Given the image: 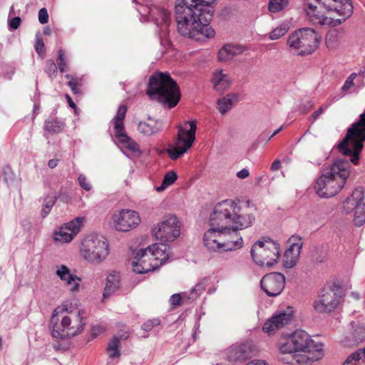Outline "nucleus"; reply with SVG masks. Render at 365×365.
Returning <instances> with one entry per match:
<instances>
[{
  "instance_id": "f257e3e1",
  "label": "nucleus",
  "mask_w": 365,
  "mask_h": 365,
  "mask_svg": "<svg viewBox=\"0 0 365 365\" xmlns=\"http://www.w3.org/2000/svg\"><path fill=\"white\" fill-rule=\"evenodd\" d=\"M188 5L185 0L177 3L175 7L178 31L180 35L189 38L200 40L202 37L211 38L214 29L210 26L214 10L209 5H204L205 0H191Z\"/></svg>"
},
{
  "instance_id": "f03ea898",
  "label": "nucleus",
  "mask_w": 365,
  "mask_h": 365,
  "mask_svg": "<svg viewBox=\"0 0 365 365\" xmlns=\"http://www.w3.org/2000/svg\"><path fill=\"white\" fill-rule=\"evenodd\" d=\"M235 208L232 200H223L217 203L210 215V228L207 230L203 237L204 246L212 252L232 250L230 244H223V238L227 237V230L237 217Z\"/></svg>"
},
{
  "instance_id": "7ed1b4c3",
  "label": "nucleus",
  "mask_w": 365,
  "mask_h": 365,
  "mask_svg": "<svg viewBox=\"0 0 365 365\" xmlns=\"http://www.w3.org/2000/svg\"><path fill=\"white\" fill-rule=\"evenodd\" d=\"M316 4L308 1L307 14L314 24L337 26L345 22L353 12L349 0H314Z\"/></svg>"
},
{
  "instance_id": "20e7f679",
  "label": "nucleus",
  "mask_w": 365,
  "mask_h": 365,
  "mask_svg": "<svg viewBox=\"0 0 365 365\" xmlns=\"http://www.w3.org/2000/svg\"><path fill=\"white\" fill-rule=\"evenodd\" d=\"M84 311H68L63 307L55 309L51 318V334L54 338H71L84 329Z\"/></svg>"
},
{
  "instance_id": "39448f33",
  "label": "nucleus",
  "mask_w": 365,
  "mask_h": 365,
  "mask_svg": "<svg viewBox=\"0 0 365 365\" xmlns=\"http://www.w3.org/2000/svg\"><path fill=\"white\" fill-rule=\"evenodd\" d=\"M349 163L338 160L317 180L314 189L320 197H331L336 195L344 187L350 174Z\"/></svg>"
},
{
  "instance_id": "423d86ee",
  "label": "nucleus",
  "mask_w": 365,
  "mask_h": 365,
  "mask_svg": "<svg viewBox=\"0 0 365 365\" xmlns=\"http://www.w3.org/2000/svg\"><path fill=\"white\" fill-rule=\"evenodd\" d=\"M146 93L169 108H174L180 99L177 83L168 73L156 72L149 78Z\"/></svg>"
},
{
  "instance_id": "0eeeda50",
  "label": "nucleus",
  "mask_w": 365,
  "mask_h": 365,
  "mask_svg": "<svg viewBox=\"0 0 365 365\" xmlns=\"http://www.w3.org/2000/svg\"><path fill=\"white\" fill-rule=\"evenodd\" d=\"M170 247L165 244H154L140 250L132 262L133 271L144 274L154 271L170 257Z\"/></svg>"
},
{
  "instance_id": "6e6552de",
  "label": "nucleus",
  "mask_w": 365,
  "mask_h": 365,
  "mask_svg": "<svg viewBox=\"0 0 365 365\" xmlns=\"http://www.w3.org/2000/svg\"><path fill=\"white\" fill-rule=\"evenodd\" d=\"M365 140V110L360 115L358 121L352 124L345 138L339 144V151L345 156H351V161L357 164L359 153L363 149Z\"/></svg>"
},
{
  "instance_id": "1a4fd4ad",
  "label": "nucleus",
  "mask_w": 365,
  "mask_h": 365,
  "mask_svg": "<svg viewBox=\"0 0 365 365\" xmlns=\"http://www.w3.org/2000/svg\"><path fill=\"white\" fill-rule=\"evenodd\" d=\"M292 335L296 351L305 354L304 355H293V360L297 364H302L316 361L324 356V345L314 341L307 332L297 330Z\"/></svg>"
},
{
  "instance_id": "9d476101",
  "label": "nucleus",
  "mask_w": 365,
  "mask_h": 365,
  "mask_svg": "<svg viewBox=\"0 0 365 365\" xmlns=\"http://www.w3.org/2000/svg\"><path fill=\"white\" fill-rule=\"evenodd\" d=\"M319 38L314 29L302 28L292 32L289 36L287 43L294 54L304 56L317 49Z\"/></svg>"
},
{
  "instance_id": "9b49d317",
  "label": "nucleus",
  "mask_w": 365,
  "mask_h": 365,
  "mask_svg": "<svg viewBox=\"0 0 365 365\" xmlns=\"http://www.w3.org/2000/svg\"><path fill=\"white\" fill-rule=\"evenodd\" d=\"M80 252L84 259L98 264L109 255V245L102 235H90L81 243Z\"/></svg>"
},
{
  "instance_id": "f8f14e48",
  "label": "nucleus",
  "mask_w": 365,
  "mask_h": 365,
  "mask_svg": "<svg viewBox=\"0 0 365 365\" xmlns=\"http://www.w3.org/2000/svg\"><path fill=\"white\" fill-rule=\"evenodd\" d=\"M232 205L235 208L237 217H235V222L229 226L226 238H223V244L229 243L230 244L229 247L232 248V250H227V252L236 250L242 247L243 240L237 231L251 226L255 220V217L251 214L245 213L235 201L232 200Z\"/></svg>"
},
{
  "instance_id": "ddd939ff",
  "label": "nucleus",
  "mask_w": 365,
  "mask_h": 365,
  "mask_svg": "<svg viewBox=\"0 0 365 365\" xmlns=\"http://www.w3.org/2000/svg\"><path fill=\"white\" fill-rule=\"evenodd\" d=\"M279 245L271 239L257 241L251 249L252 259L260 266L272 267L279 257Z\"/></svg>"
},
{
  "instance_id": "4468645a",
  "label": "nucleus",
  "mask_w": 365,
  "mask_h": 365,
  "mask_svg": "<svg viewBox=\"0 0 365 365\" xmlns=\"http://www.w3.org/2000/svg\"><path fill=\"white\" fill-rule=\"evenodd\" d=\"M190 128L185 130L182 126L178 127V135L175 140L174 145H170L167 150L169 158L175 160L183 155L193 145L195 140L197 130V121L190 120L186 122Z\"/></svg>"
},
{
  "instance_id": "2eb2a0df",
  "label": "nucleus",
  "mask_w": 365,
  "mask_h": 365,
  "mask_svg": "<svg viewBox=\"0 0 365 365\" xmlns=\"http://www.w3.org/2000/svg\"><path fill=\"white\" fill-rule=\"evenodd\" d=\"M153 236L160 240L163 244L173 242L180 235V225L175 215H169L152 229Z\"/></svg>"
},
{
  "instance_id": "dca6fc26",
  "label": "nucleus",
  "mask_w": 365,
  "mask_h": 365,
  "mask_svg": "<svg viewBox=\"0 0 365 365\" xmlns=\"http://www.w3.org/2000/svg\"><path fill=\"white\" fill-rule=\"evenodd\" d=\"M364 198V188L359 187L353 191L351 195L346 199L343 205V210L346 213L354 210V222L358 227L365 223V204L362 202Z\"/></svg>"
},
{
  "instance_id": "f3484780",
  "label": "nucleus",
  "mask_w": 365,
  "mask_h": 365,
  "mask_svg": "<svg viewBox=\"0 0 365 365\" xmlns=\"http://www.w3.org/2000/svg\"><path fill=\"white\" fill-rule=\"evenodd\" d=\"M111 220L116 231L125 232L135 228L140 222V217L135 210L123 209L113 213Z\"/></svg>"
},
{
  "instance_id": "a211bd4d",
  "label": "nucleus",
  "mask_w": 365,
  "mask_h": 365,
  "mask_svg": "<svg viewBox=\"0 0 365 365\" xmlns=\"http://www.w3.org/2000/svg\"><path fill=\"white\" fill-rule=\"evenodd\" d=\"M139 13L148 20L153 21L160 27L161 32H166L170 25V13L165 9L157 6H140Z\"/></svg>"
},
{
  "instance_id": "6ab92c4d",
  "label": "nucleus",
  "mask_w": 365,
  "mask_h": 365,
  "mask_svg": "<svg viewBox=\"0 0 365 365\" xmlns=\"http://www.w3.org/2000/svg\"><path fill=\"white\" fill-rule=\"evenodd\" d=\"M85 221L86 218L84 217H78L71 222L64 224V225L61 226L53 233L54 240L61 243L71 242L80 232Z\"/></svg>"
},
{
  "instance_id": "aec40b11",
  "label": "nucleus",
  "mask_w": 365,
  "mask_h": 365,
  "mask_svg": "<svg viewBox=\"0 0 365 365\" xmlns=\"http://www.w3.org/2000/svg\"><path fill=\"white\" fill-rule=\"evenodd\" d=\"M262 289L269 297H277L284 288L285 277L279 272L264 275L260 281Z\"/></svg>"
},
{
  "instance_id": "412c9836",
  "label": "nucleus",
  "mask_w": 365,
  "mask_h": 365,
  "mask_svg": "<svg viewBox=\"0 0 365 365\" xmlns=\"http://www.w3.org/2000/svg\"><path fill=\"white\" fill-rule=\"evenodd\" d=\"M294 314L292 307H287L279 310L272 317L268 319L263 326V330L270 334L276 329H281L290 323Z\"/></svg>"
},
{
  "instance_id": "4be33fe9",
  "label": "nucleus",
  "mask_w": 365,
  "mask_h": 365,
  "mask_svg": "<svg viewBox=\"0 0 365 365\" xmlns=\"http://www.w3.org/2000/svg\"><path fill=\"white\" fill-rule=\"evenodd\" d=\"M339 304V296L331 289L324 290L313 304L318 313H328L334 311Z\"/></svg>"
},
{
  "instance_id": "5701e85b",
  "label": "nucleus",
  "mask_w": 365,
  "mask_h": 365,
  "mask_svg": "<svg viewBox=\"0 0 365 365\" xmlns=\"http://www.w3.org/2000/svg\"><path fill=\"white\" fill-rule=\"evenodd\" d=\"M55 274L68 287L71 293L73 294L79 291L81 279L77 275L72 274L71 269L66 265L61 264L56 266Z\"/></svg>"
},
{
  "instance_id": "b1692460",
  "label": "nucleus",
  "mask_w": 365,
  "mask_h": 365,
  "mask_svg": "<svg viewBox=\"0 0 365 365\" xmlns=\"http://www.w3.org/2000/svg\"><path fill=\"white\" fill-rule=\"evenodd\" d=\"M295 239L294 236L289 239L292 244L284 252L283 265L285 268H292L298 260L303 243L301 238H297V242L294 241Z\"/></svg>"
},
{
  "instance_id": "393cba45",
  "label": "nucleus",
  "mask_w": 365,
  "mask_h": 365,
  "mask_svg": "<svg viewBox=\"0 0 365 365\" xmlns=\"http://www.w3.org/2000/svg\"><path fill=\"white\" fill-rule=\"evenodd\" d=\"M252 352V348L247 343L235 344L230 346L227 351L230 361L244 360L248 358Z\"/></svg>"
},
{
  "instance_id": "a878e982",
  "label": "nucleus",
  "mask_w": 365,
  "mask_h": 365,
  "mask_svg": "<svg viewBox=\"0 0 365 365\" xmlns=\"http://www.w3.org/2000/svg\"><path fill=\"white\" fill-rule=\"evenodd\" d=\"M163 128L162 122L157 120L148 118V122H140L138 130L140 133L146 136L154 135L161 131Z\"/></svg>"
},
{
  "instance_id": "bb28decb",
  "label": "nucleus",
  "mask_w": 365,
  "mask_h": 365,
  "mask_svg": "<svg viewBox=\"0 0 365 365\" xmlns=\"http://www.w3.org/2000/svg\"><path fill=\"white\" fill-rule=\"evenodd\" d=\"M244 48L241 46L226 44L218 51V58L220 61H227L235 56L243 53Z\"/></svg>"
},
{
  "instance_id": "cd10ccee",
  "label": "nucleus",
  "mask_w": 365,
  "mask_h": 365,
  "mask_svg": "<svg viewBox=\"0 0 365 365\" xmlns=\"http://www.w3.org/2000/svg\"><path fill=\"white\" fill-rule=\"evenodd\" d=\"M212 83L213 88L216 91L223 92L230 86L231 79L227 74L223 73L222 70H219L213 73Z\"/></svg>"
},
{
  "instance_id": "c85d7f7f",
  "label": "nucleus",
  "mask_w": 365,
  "mask_h": 365,
  "mask_svg": "<svg viewBox=\"0 0 365 365\" xmlns=\"http://www.w3.org/2000/svg\"><path fill=\"white\" fill-rule=\"evenodd\" d=\"M120 275L116 272H111L107 277L106 284L103 291V297L106 298L117 291L120 287Z\"/></svg>"
},
{
  "instance_id": "c756f323",
  "label": "nucleus",
  "mask_w": 365,
  "mask_h": 365,
  "mask_svg": "<svg viewBox=\"0 0 365 365\" xmlns=\"http://www.w3.org/2000/svg\"><path fill=\"white\" fill-rule=\"evenodd\" d=\"M65 126L66 124L62 119L50 116L46 119L43 129L50 134H57L63 131Z\"/></svg>"
},
{
  "instance_id": "7c9ffc66",
  "label": "nucleus",
  "mask_w": 365,
  "mask_h": 365,
  "mask_svg": "<svg viewBox=\"0 0 365 365\" xmlns=\"http://www.w3.org/2000/svg\"><path fill=\"white\" fill-rule=\"evenodd\" d=\"M237 101V95L229 93L217 101V107L220 113L225 114L232 107L233 103Z\"/></svg>"
},
{
  "instance_id": "2f4dec72",
  "label": "nucleus",
  "mask_w": 365,
  "mask_h": 365,
  "mask_svg": "<svg viewBox=\"0 0 365 365\" xmlns=\"http://www.w3.org/2000/svg\"><path fill=\"white\" fill-rule=\"evenodd\" d=\"M343 365H365V346L349 355Z\"/></svg>"
},
{
  "instance_id": "473e14b6",
  "label": "nucleus",
  "mask_w": 365,
  "mask_h": 365,
  "mask_svg": "<svg viewBox=\"0 0 365 365\" xmlns=\"http://www.w3.org/2000/svg\"><path fill=\"white\" fill-rule=\"evenodd\" d=\"M127 112V108L125 106H119L116 115L113 118L115 134L123 132L124 129L123 120Z\"/></svg>"
},
{
  "instance_id": "72a5a7b5",
  "label": "nucleus",
  "mask_w": 365,
  "mask_h": 365,
  "mask_svg": "<svg viewBox=\"0 0 365 365\" xmlns=\"http://www.w3.org/2000/svg\"><path fill=\"white\" fill-rule=\"evenodd\" d=\"M115 137L123 143L128 149L133 152L139 150L138 145L125 133V130L123 132L115 133Z\"/></svg>"
},
{
  "instance_id": "f704fd0d",
  "label": "nucleus",
  "mask_w": 365,
  "mask_h": 365,
  "mask_svg": "<svg viewBox=\"0 0 365 365\" xmlns=\"http://www.w3.org/2000/svg\"><path fill=\"white\" fill-rule=\"evenodd\" d=\"M292 339V335L282 341L279 346V350L282 354H293L296 353V349Z\"/></svg>"
},
{
  "instance_id": "c9c22d12",
  "label": "nucleus",
  "mask_w": 365,
  "mask_h": 365,
  "mask_svg": "<svg viewBox=\"0 0 365 365\" xmlns=\"http://www.w3.org/2000/svg\"><path fill=\"white\" fill-rule=\"evenodd\" d=\"M177 179L178 175L175 171L168 172L164 176L161 185L156 187L157 191L161 192L165 190L168 186L173 184Z\"/></svg>"
},
{
  "instance_id": "e433bc0d",
  "label": "nucleus",
  "mask_w": 365,
  "mask_h": 365,
  "mask_svg": "<svg viewBox=\"0 0 365 365\" xmlns=\"http://www.w3.org/2000/svg\"><path fill=\"white\" fill-rule=\"evenodd\" d=\"M56 195L55 194H52L51 195H48L44 198L43 209L41 210L42 217H45L50 212L52 207L56 202Z\"/></svg>"
},
{
  "instance_id": "4c0bfd02",
  "label": "nucleus",
  "mask_w": 365,
  "mask_h": 365,
  "mask_svg": "<svg viewBox=\"0 0 365 365\" xmlns=\"http://www.w3.org/2000/svg\"><path fill=\"white\" fill-rule=\"evenodd\" d=\"M119 345L120 340L117 337H113L112 340L108 343L107 351L108 352L110 358L120 357V353L118 349Z\"/></svg>"
},
{
  "instance_id": "58836bf2",
  "label": "nucleus",
  "mask_w": 365,
  "mask_h": 365,
  "mask_svg": "<svg viewBox=\"0 0 365 365\" xmlns=\"http://www.w3.org/2000/svg\"><path fill=\"white\" fill-rule=\"evenodd\" d=\"M65 78L68 80L67 85L69 86L73 94L81 93V80L74 78L70 74H66Z\"/></svg>"
},
{
  "instance_id": "ea45409f",
  "label": "nucleus",
  "mask_w": 365,
  "mask_h": 365,
  "mask_svg": "<svg viewBox=\"0 0 365 365\" xmlns=\"http://www.w3.org/2000/svg\"><path fill=\"white\" fill-rule=\"evenodd\" d=\"M289 0H269V10L271 12H278L283 9L287 4Z\"/></svg>"
},
{
  "instance_id": "a19ab883",
  "label": "nucleus",
  "mask_w": 365,
  "mask_h": 365,
  "mask_svg": "<svg viewBox=\"0 0 365 365\" xmlns=\"http://www.w3.org/2000/svg\"><path fill=\"white\" fill-rule=\"evenodd\" d=\"M45 72L51 79L56 77L58 73V67L52 60L46 61Z\"/></svg>"
},
{
  "instance_id": "79ce46f5",
  "label": "nucleus",
  "mask_w": 365,
  "mask_h": 365,
  "mask_svg": "<svg viewBox=\"0 0 365 365\" xmlns=\"http://www.w3.org/2000/svg\"><path fill=\"white\" fill-rule=\"evenodd\" d=\"M205 289V284L202 282L197 283L190 291L188 299L195 300Z\"/></svg>"
},
{
  "instance_id": "37998d69",
  "label": "nucleus",
  "mask_w": 365,
  "mask_h": 365,
  "mask_svg": "<svg viewBox=\"0 0 365 365\" xmlns=\"http://www.w3.org/2000/svg\"><path fill=\"white\" fill-rule=\"evenodd\" d=\"M288 29L286 26H279L269 33V38L271 40H277L285 35Z\"/></svg>"
},
{
  "instance_id": "c03bdc74",
  "label": "nucleus",
  "mask_w": 365,
  "mask_h": 365,
  "mask_svg": "<svg viewBox=\"0 0 365 365\" xmlns=\"http://www.w3.org/2000/svg\"><path fill=\"white\" fill-rule=\"evenodd\" d=\"M160 323L161 321L159 318L148 319L142 324L141 328L145 331H150L154 327L159 326Z\"/></svg>"
},
{
  "instance_id": "a18cd8bd",
  "label": "nucleus",
  "mask_w": 365,
  "mask_h": 365,
  "mask_svg": "<svg viewBox=\"0 0 365 365\" xmlns=\"http://www.w3.org/2000/svg\"><path fill=\"white\" fill-rule=\"evenodd\" d=\"M356 76V74L355 73H352L349 76V77L345 81L343 86L341 87V91L346 93L349 92V91L354 87V81Z\"/></svg>"
},
{
  "instance_id": "49530a36",
  "label": "nucleus",
  "mask_w": 365,
  "mask_h": 365,
  "mask_svg": "<svg viewBox=\"0 0 365 365\" xmlns=\"http://www.w3.org/2000/svg\"><path fill=\"white\" fill-rule=\"evenodd\" d=\"M64 53L63 50H59L58 56L57 58V63L58 68L61 73H64L67 69V64L64 59Z\"/></svg>"
},
{
  "instance_id": "de8ad7c7",
  "label": "nucleus",
  "mask_w": 365,
  "mask_h": 365,
  "mask_svg": "<svg viewBox=\"0 0 365 365\" xmlns=\"http://www.w3.org/2000/svg\"><path fill=\"white\" fill-rule=\"evenodd\" d=\"M78 180L79 185H81V187L82 188H83L86 191H89L91 190L92 186H91V183L88 181L86 175H84L83 174H80L78 176Z\"/></svg>"
},
{
  "instance_id": "09e8293b",
  "label": "nucleus",
  "mask_w": 365,
  "mask_h": 365,
  "mask_svg": "<svg viewBox=\"0 0 365 365\" xmlns=\"http://www.w3.org/2000/svg\"><path fill=\"white\" fill-rule=\"evenodd\" d=\"M35 48L37 53L40 56H43L45 53V46L42 38H37L35 43Z\"/></svg>"
},
{
  "instance_id": "8fccbe9b",
  "label": "nucleus",
  "mask_w": 365,
  "mask_h": 365,
  "mask_svg": "<svg viewBox=\"0 0 365 365\" xmlns=\"http://www.w3.org/2000/svg\"><path fill=\"white\" fill-rule=\"evenodd\" d=\"M26 230L28 232H30V235L35 237V236L38 233V227L37 225H33L31 222H29L26 223H24V230Z\"/></svg>"
},
{
  "instance_id": "3c124183",
  "label": "nucleus",
  "mask_w": 365,
  "mask_h": 365,
  "mask_svg": "<svg viewBox=\"0 0 365 365\" xmlns=\"http://www.w3.org/2000/svg\"><path fill=\"white\" fill-rule=\"evenodd\" d=\"M38 21L41 24L48 21V14L46 8H42L38 11Z\"/></svg>"
},
{
  "instance_id": "603ef678",
  "label": "nucleus",
  "mask_w": 365,
  "mask_h": 365,
  "mask_svg": "<svg viewBox=\"0 0 365 365\" xmlns=\"http://www.w3.org/2000/svg\"><path fill=\"white\" fill-rule=\"evenodd\" d=\"M21 22V19L19 16L14 17L9 21V27L10 30H14L19 28Z\"/></svg>"
},
{
  "instance_id": "864d4df0",
  "label": "nucleus",
  "mask_w": 365,
  "mask_h": 365,
  "mask_svg": "<svg viewBox=\"0 0 365 365\" xmlns=\"http://www.w3.org/2000/svg\"><path fill=\"white\" fill-rule=\"evenodd\" d=\"M181 300L182 297L180 294H174L170 297L169 302L170 304L173 306H179L181 303Z\"/></svg>"
},
{
  "instance_id": "5fc2aeb1",
  "label": "nucleus",
  "mask_w": 365,
  "mask_h": 365,
  "mask_svg": "<svg viewBox=\"0 0 365 365\" xmlns=\"http://www.w3.org/2000/svg\"><path fill=\"white\" fill-rule=\"evenodd\" d=\"M272 138L268 136L265 133H262L259 135L256 143L257 144L266 145Z\"/></svg>"
},
{
  "instance_id": "6e6d98bb",
  "label": "nucleus",
  "mask_w": 365,
  "mask_h": 365,
  "mask_svg": "<svg viewBox=\"0 0 365 365\" xmlns=\"http://www.w3.org/2000/svg\"><path fill=\"white\" fill-rule=\"evenodd\" d=\"M324 111L323 107L319 108L317 110L314 112L309 118V120H312V121H315L319 116Z\"/></svg>"
},
{
  "instance_id": "4d7b16f0",
  "label": "nucleus",
  "mask_w": 365,
  "mask_h": 365,
  "mask_svg": "<svg viewBox=\"0 0 365 365\" xmlns=\"http://www.w3.org/2000/svg\"><path fill=\"white\" fill-rule=\"evenodd\" d=\"M245 365H269L265 360L254 359Z\"/></svg>"
},
{
  "instance_id": "13d9d810",
  "label": "nucleus",
  "mask_w": 365,
  "mask_h": 365,
  "mask_svg": "<svg viewBox=\"0 0 365 365\" xmlns=\"http://www.w3.org/2000/svg\"><path fill=\"white\" fill-rule=\"evenodd\" d=\"M250 175V172L247 169H242L237 172V176L240 179H245Z\"/></svg>"
},
{
  "instance_id": "bf43d9fd",
  "label": "nucleus",
  "mask_w": 365,
  "mask_h": 365,
  "mask_svg": "<svg viewBox=\"0 0 365 365\" xmlns=\"http://www.w3.org/2000/svg\"><path fill=\"white\" fill-rule=\"evenodd\" d=\"M280 166H281V162H280V160H275L272 163V165H271V170H273V171L277 170H279V169Z\"/></svg>"
},
{
  "instance_id": "052dcab7",
  "label": "nucleus",
  "mask_w": 365,
  "mask_h": 365,
  "mask_svg": "<svg viewBox=\"0 0 365 365\" xmlns=\"http://www.w3.org/2000/svg\"><path fill=\"white\" fill-rule=\"evenodd\" d=\"M103 331V328L101 327H94L92 329V336H96L98 334Z\"/></svg>"
},
{
  "instance_id": "680f3d73",
  "label": "nucleus",
  "mask_w": 365,
  "mask_h": 365,
  "mask_svg": "<svg viewBox=\"0 0 365 365\" xmlns=\"http://www.w3.org/2000/svg\"><path fill=\"white\" fill-rule=\"evenodd\" d=\"M58 160L57 159H51L48 162V166L50 168H54L57 166Z\"/></svg>"
},
{
  "instance_id": "e2e57ef3",
  "label": "nucleus",
  "mask_w": 365,
  "mask_h": 365,
  "mask_svg": "<svg viewBox=\"0 0 365 365\" xmlns=\"http://www.w3.org/2000/svg\"><path fill=\"white\" fill-rule=\"evenodd\" d=\"M66 98L67 99V101L69 104V106L71 107V108H76V104L73 103V101H72L71 98L70 97L69 95L66 94Z\"/></svg>"
},
{
  "instance_id": "0e129e2a",
  "label": "nucleus",
  "mask_w": 365,
  "mask_h": 365,
  "mask_svg": "<svg viewBox=\"0 0 365 365\" xmlns=\"http://www.w3.org/2000/svg\"><path fill=\"white\" fill-rule=\"evenodd\" d=\"M38 111H39V106H38V105H36V104H35V105L34 106V115H33V116H32V119H33V120H34V118H35V116H34V115H35L36 113H38Z\"/></svg>"
},
{
  "instance_id": "69168bd1",
  "label": "nucleus",
  "mask_w": 365,
  "mask_h": 365,
  "mask_svg": "<svg viewBox=\"0 0 365 365\" xmlns=\"http://www.w3.org/2000/svg\"><path fill=\"white\" fill-rule=\"evenodd\" d=\"M283 126H281L279 127V128H277L271 135H270V138H273L274 136H275L276 135H277L282 129H283Z\"/></svg>"
},
{
  "instance_id": "338daca9",
  "label": "nucleus",
  "mask_w": 365,
  "mask_h": 365,
  "mask_svg": "<svg viewBox=\"0 0 365 365\" xmlns=\"http://www.w3.org/2000/svg\"><path fill=\"white\" fill-rule=\"evenodd\" d=\"M205 2L203 3L204 5H209V6H210L212 9V6L211 4L214 2L215 0H205Z\"/></svg>"
},
{
  "instance_id": "774afa93",
  "label": "nucleus",
  "mask_w": 365,
  "mask_h": 365,
  "mask_svg": "<svg viewBox=\"0 0 365 365\" xmlns=\"http://www.w3.org/2000/svg\"><path fill=\"white\" fill-rule=\"evenodd\" d=\"M353 297L356 299H359V294L357 293H353L352 294Z\"/></svg>"
}]
</instances>
